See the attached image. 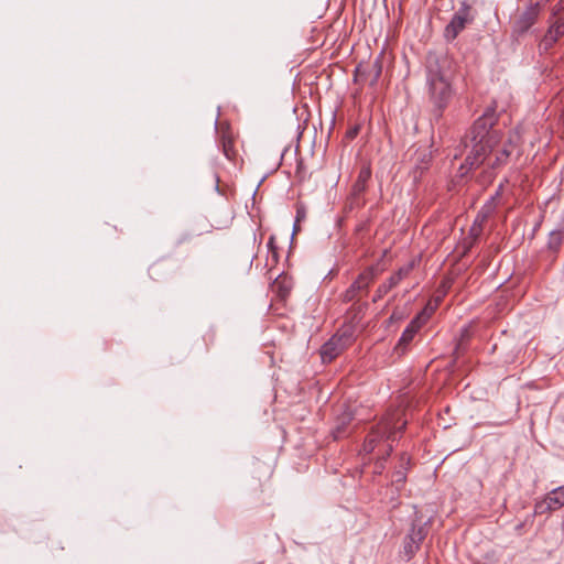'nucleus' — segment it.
Wrapping results in <instances>:
<instances>
[{
	"label": "nucleus",
	"instance_id": "1",
	"mask_svg": "<svg viewBox=\"0 0 564 564\" xmlns=\"http://www.w3.org/2000/svg\"><path fill=\"white\" fill-rule=\"evenodd\" d=\"M497 121L496 108L488 107L471 126L467 135L471 150L459 167L462 175L485 164L489 170L486 172L487 178L491 180L508 164L510 156L519 151L521 139L519 132H510L508 139L501 143L502 133L495 129Z\"/></svg>",
	"mask_w": 564,
	"mask_h": 564
},
{
	"label": "nucleus",
	"instance_id": "2",
	"mask_svg": "<svg viewBox=\"0 0 564 564\" xmlns=\"http://www.w3.org/2000/svg\"><path fill=\"white\" fill-rule=\"evenodd\" d=\"M452 61L447 55L429 54L426 57V86L430 101L441 115L453 96Z\"/></svg>",
	"mask_w": 564,
	"mask_h": 564
},
{
	"label": "nucleus",
	"instance_id": "3",
	"mask_svg": "<svg viewBox=\"0 0 564 564\" xmlns=\"http://www.w3.org/2000/svg\"><path fill=\"white\" fill-rule=\"evenodd\" d=\"M405 425L406 421L402 420L400 411L387 413L366 437L364 451L369 454L375 451L379 443L395 441L397 433L401 432Z\"/></svg>",
	"mask_w": 564,
	"mask_h": 564
},
{
	"label": "nucleus",
	"instance_id": "4",
	"mask_svg": "<svg viewBox=\"0 0 564 564\" xmlns=\"http://www.w3.org/2000/svg\"><path fill=\"white\" fill-rule=\"evenodd\" d=\"M476 11L467 0L460 2L451 21L444 29V39L447 42L454 41L465 30L466 25L475 21Z\"/></svg>",
	"mask_w": 564,
	"mask_h": 564
},
{
	"label": "nucleus",
	"instance_id": "5",
	"mask_svg": "<svg viewBox=\"0 0 564 564\" xmlns=\"http://www.w3.org/2000/svg\"><path fill=\"white\" fill-rule=\"evenodd\" d=\"M378 274L379 272L376 267H367L341 294L343 302H359L361 297L368 293L370 285L377 279Z\"/></svg>",
	"mask_w": 564,
	"mask_h": 564
},
{
	"label": "nucleus",
	"instance_id": "6",
	"mask_svg": "<svg viewBox=\"0 0 564 564\" xmlns=\"http://www.w3.org/2000/svg\"><path fill=\"white\" fill-rule=\"evenodd\" d=\"M542 11L540 2L530 3L520 12L512 22V35L522 36L536 23Z\"/></svg>",
	"mask_w": 564,
	"mask_h": 564
},
{
	"label": "nucleus",
	"instance_id": "7",
	"mask_svg": "<svg viewBox=\"0 0 564 564\" xmlns=\"http://www.w3.org/2000/svg\"><path fill=\"white\" fill-rule=\"evenodd\" d=\"M382 73V63L380 57H377L371 63H359L355 69L354 80L358 84H368L369 86L377 85Z\"/></svg>",
	"mask_w": 564,
	"mask_h": 564
},
{
	"label": "nucleus",
	"instance_id": "8",
	"mask_svg": "<svg viewBox=\"0 0 564 564\" xmlns=\"http://www.w3.org/2000/svg\"><path fill=\"white\" fill-rule=\"evenodd\" d=\"M371 177V169L362 166L358 173L355 183L351 186L349 197L347 199V207L349 209L360 208L364 206L362 194L366 192L367 183Z\"/></svg>",
	"mask_w": 564,
	"mask_h": 564
},
{
	"label": "nucleus",
	"instance_id": "9",
	"mask_svg": "<svg viewBox=\"0 0 564 564\" xmlns=\"http://www.w3.org/2000/svg\"><path fill=\"white\" fill-rule=\"evenodd\" d=\"M564 507V484L552 489L542 499L534 503L535 514H545Z\"/></svg>",
	"mask_w": 564,
	"mask_h": 564
},
{
	"label": "nucleus",
	"instance_id": "10",
	"mask_svg": "<svg viewBox=\"0 0 564 564\" xmlns=\"http://www.w3.org/2000/svg\"><path fill=\"white\" fill-rule=\"evenodd\" d=\"M426 534L427 530L425 525L416 523L412 524L403 542V554L406 561H410L416 554Z\"/></svg>",
	"mask_w": 564,
	"mask_h": 564
},
{
	"label": "nucleus",
	"instance_id": "11",
	"mask_svg": "<svg viewBox=\"0 0 564 564\" xmlns=\"http://www.w3.org/2000/svg\"><path fill=\"white\" fill-rule=\"evenodd\" d=\"M349 341V336L345 334H335L321 348V358L323 362H330L341 354Z\"/></svg>",
	"mask_w": 564,
	"mask_h": 564
},
{
	"label": "nucleus",
	"instance_id": "12",
	"mask_svg": "<svg viewBox=\"0 0 564 564\" xmlns=\"http://www.w3.org/2000/svg\"><path fill=\"white\" fill-rule=\"evenodd\" d=\"M421 322L419 316L410 322V324L405 327L401 337L399 338L398 344L394 347V350L399 355H403L406 351L409 344L413 340L415 334L421 328Z\"/></svg>",
	"mask_w": 564,
	"mask_h": 564
},
{
	"label": "nucleus",
	"instance_id": "13",
	"mask_svg": "<svg viewBox=\"0 0 564 564\" xmlns=\"http://www.w3.org/2000/svg\"><path fill=\"white\" fill-rule=\"evenodd\" d=\"M564 36V15L552 21L543 40L542 45L545 48L551 47L554 43Z\"/></svg>",
	"mask_w": 564,
	"mask_h": 564
},
{
	"label": "nucleus",
	"instance_id": "14",
	"mask_svg": "<svg viewBox=\"0 0 564 564\" xmlns=\"http://www.w3.org/2000/svg\"><path fill=\"white\" fill-rule=\"evenodd\" d=\"M501 187L502 186H499L497 193H496V196H492L490 198V200H488L485 206L481 208V210L478 213L476 219H475V223L470 229V231L474 234V235H478L479 231L481 230V223L485 221L487 219V217L495 210V199L497 196L500 195V191H501Z\"/></svg>",
	"mask_w": 564,
	"mask_h": 564
},
{
	"label": "nucleus",
	"instance_id": "15",
	"mask_svg": "<svg viewBox=\"0 0 564 564\" xmlns=\"http://www.w3.org/2000/svg\"><path fill=\"white\" fill-rule=\"evenodd\" d=\"M220 144H221L224 155L228 160H235L237 152H236L235 145H234V137L228 129L221 130Z\"/></svg>",
	"mask_w": 564,
	"mask_h": 564
},
{
	"label": "nucleus",
	"instance_id": "16",
	"mask_svg": "<svg viewBox=\"0 0 564 564\" xmlns=\"http://www.w3.org/2000/svg\"><path fill=\"white\" fill-rule=\"evenodd\" d=\"M268 256H267V262L265 265L272 269L275 264L279 262V249L276 246L275 237L272 235L269 237L268 242Z\"/></svg>",
	"mask_w": 564,
	"mask_h": 564
},
{
	"label": "nucleus",
	"instance_id": "17",
	"mask_svg": "<svg viewBox=\"0 0 564 564\" xmlns=\"http://www.w3.org/2000/svg\"><path fill=\"white\" fill-rule=\"evenodd\" d=\"M397 285L398 283L391 276L387 279L376 289L372 302L376 303L380 301L389 291H391Z\"/></svg>",
	"mask_w": 564,
	"mask_h": 564
},
{
	"label": "nucleus",
	"instance_id": "18",
	"mask_svg": "<svg viewBox=\"0 0 564 564\" xmlns=\"http://www.w3.org/2000/svg\"><path fill=\"white\" fill-rule=\"evenodd\" d=\"M352 420V415L351 413H344L339 419H338V424L334 431V437L335 438H339L344 432H345V426L347 424L350 423V421Z\"/></svg>",
	"mask_w": 564,
	"mask_h": 564
},
{
	"label": "nucleus",
	"instance_id": "19",
	"mask_svg": "<svg viewBox=\"0 0 564 564\" xmlns=\"http://www.w3.org/2000/svg\"><path fill=\"white\" fill-rule=\"evenodd\" d=\"M414 268V263L410 262L403 267H401L391 278L399 284L403 279H405Z\"/></svg>",
	"mask_w": 564,
	"mask_h": 564
},
{
	"label": "nucleus",
	"instance_id": "20",
	"mask_svg": "<svg viewBox=\"0 0 564 564\" xmlns=\"http://www.w3.org/2000/svg\"><path fill=\"white\" fill-rule=\"evenodd\" d=\"M562 238H563V229L562 228L551 231L550 237H549V247L551 249L560 248V246L562 243Z\"/></svg>",
	"mask_w": 564,
	"mask_h": 564
},
{
	"label": "nucleus",
	"instance_id": "21",
	"mask_svg": "<svg viewBox=\"0 0 564 564\" xmlns=\"http://www.w3.org/2000/svg\"><path fill=\"white\" fill-rule=\"evenodd\" d=\"M392 449H393L392 445L391 444H387V448H386L384 455L381 458H379L376 462V464H375V473L376 474H381L382 473V470L384 469V462L390 456Z\"/></svg>",
	"mask_w": 564,
	"mask_h": 564
},
{
	"label": "nucleus",
	"instance_id": "22",
	"mask_svg": "<svg viewBox=\"0 0 564 564\" xmlns=\"http://www.w3.org/2000/svg\"><path fill=\"white\" fill-rule=\"evenodd\" d=\"M564 13V0H558L552 8H551V17H550V23L557 18H562Z\"/></svg>",
	"mask_w": 564,
	"mask_h": 564
},
{
	"label": "nucleus",
	"instance_id": "23",
	"mask_svg": "<svg viewBox=\"0 0 564 564\" xmlns=\"http://www.w3.org/2000/svg\"><path fill=\"white\" fill-rule=\"evenodd\" d=\"M406 479V473L405 469H399L395 470L393 474V481L395 484H403Z\"/></svg>",
	"mask_w": 564,
	"mask_h": 564
},
{
	"label": "nucleus",
	"instance_id": "24",
	"mask_svg": "<svg viewBox=\"0 0 564 564\" xmlns=\"http://www.w3.org/2000/svg\"><path fill=\"white\" fill-rule=\"evenodd\" d=\"M189 238H191V235L185 232V234L181 235V236L176 239V245H181V243H183L184 241L189 240Z\"/></svg>",
	"mask_w": 564,
	"mask_h": 564
},
{
	"label": "nucleus",
	"instance_id": "25",
	"mask_svg": "<svg viewBox=\"0 0 564 564\" xmlns=\"http://www.w3.org/2000/svg\"><path fill=\"white\" fill-rule=\"evenodd\" d=\"M401 460H402V462H406V464L409 463V458H406L405 456H402V457H401Z\"/></svg>",
	"mask_w": 564,
	"mask_h": 564
},
{
	"label": "nucleus",
	"instance_id": "26",
	"mask_svg": "<svg viewBox=\"0 0 564 564\" xmlns=\"http://www.w3.org/2000/svg\"><path fill=\"white\" fill-rule=\"evenodd\" d=\"M283 290L285 294L289 292V289H286V286H283Z\"/></svg>",
	"mask_w": 564,
	"mask_h": 564
},
{
	"label": "nucleus",
	"instance_id": "27",
	"mask_svg": "<svg viewBox=\"0 0 564 564\" xmlns=\"http://www.w3.org/2000/svg\"><path fill=\"white\" fill-rule=\"evenodd\" d=\"M283 290L285 294L289 292V289H286V286H283Z\"/></svg>",
	"mask_w": 564,
	"mask_h": 564
},
{
	"label": "nucleus",
	"instance_id": "28",
	"mask_svg": "<svg viewBox=\"0 0 564 564\" xmlns=\"http://www.w3.org/2000/svg\"><path fill=\"white\" fill-rule=\"evenodd\" d=\"M544 2H547L549 0H543Z\"/></svg>",
	"mask_w": 564,
	"mask_h": 564
}]
</instances>
